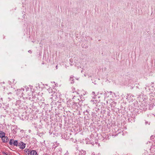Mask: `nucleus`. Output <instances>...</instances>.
<instances>
[{"label": "nucleus", "mask_w": 155, "mask_h": 155, "mask_svg": "<svg viewBox=\"0 0 155 155\" xmlns=\"http://www.w3.org/2000/svg\"><path fill=\"white\" fill-rule=\"evenodd\" d=\"M18 146L19 147L20 149H23L25 147V144L23 142H21L18 143Z\"/></svg>", "instance_id": "nucleus-1"}, {"label": "nucleus", "mask_w": 155, "mask_h": 155, "mask_svg": "<svg viewBox=\"0 0 155 155\" xmlns=\"http://www.w3.org/2000/svg\"><path fill=\"white\" fill-rule=\"evenodd\" d=\"M16 83V81L14 79H12L8 81L9 84L12 85H14Z\"/></svg>", "instance_id": "nucleus-2"}, {"label": "nucleus", "mask_w": 155, "mask_h": 155, "mask_svg": "<svg viewBox=\"0 0 155 155\" xmlns=\"http://www.w3.org/2000/svg\"><path fill=\"white\" fill-rule=\"evenodd\" d=\"M73 101L75 103L78 102L79 100V97H78L74 96L72 98Z\"/></svg>", "instance_id": "nucleus-3"}, {"label": "nucleus", "mask_w": 155, "mask_h": 155, "mask_svg": "<svg viewBox=\"0 0 155 155\" xmlns=\"http://www.w3.org/2000/svg\"><path fill=\"white\" fill-rule=\"evenodd\" d=\"M2 139L3 142L4 143L8 142L9 140V139L8 137H6L5 136L4 137H3L2 138Z\"/></svg>", "instance_id": "nucleus-4"}, {"label": "nucleus", "mask_w": 155, "mask_h": 155, "mask_svg": "<svg viewBox=\"0 0 155 155\" xmlns=\"http://www.w3.org/2000/svg\"><path fill=\"white\" fill-rule=\"evenodd\" d=\"M30 155H38L37 152L34 150H32L30 152Z\"/></svg>", "instance_id": "nucleus-5"}, {"label": "nucleus", "mask_w": 155, "mask_h": 155, "mask_svg": "<svg viewBox=\"0 0 155 155\" xmlns=\"http://www.w3.org/2000/svg\"><path fill=\"white\" fill-rule=\"evenodd\" d=\"M5 136V133L2 131H0V137L2 138Z\"/></svg>", "instance_id": "nucleus-6"}, {"label": "nucleus", "mask_w": 155, "mask_h": 155, "mask_svg": "<svg viewBox=\"0 0 155 155\" xmlns=\"http://www.w3.org/2000/svg\"><path fill=\"white\" fill-rule=\"evenodd\" d=\"M18 143L17 140H14L13 144L14 146H18Z\"/></svg>", "instance_id": "nucleus-7"}, {"label": "nucleus", "mask_w": 155, "mask_h": 155, "mask_svg": "<svg viewBox=\"0 0 155 155\" xmlns=\"http://www.w3.org/2000/svg\"><path fill=\"white\" fill-rule=\"evenodd\" d=\"M14 140L12 139H11L10 140L9 143L10 145H12L13 143Z\"/></svg>", "instance_id": "nucleus-8"}, {"label": "nucleus", "mask_w": 155, "mask_h": 155, "mask_svg": "<svg viewBox=\"0 0 155 155\" xmlns=\"http://www.w3.org/2000/svg\"><path fill=\"white\" fill-rule=\"evenodd\" d=\"M73 76H71L70 77V81H71L72 82H71V83H73L74 82V81H73Z\"/></svg>", "instance_id": "nucleus-9"}, {"label": "nucleus", "mask_w": 155, "mask_h": 155, "mask_svg": "<svg viewBox=\"0 0 155 155\" xmlns=\"http://www.w3.org/2000/svg\"><path fill=\"white\" fill-rule=\"evenodd\" d=\"M92 94H93L94 96H93V97L94 98H95V97L96 96L95 95V92L93 91L92 93Z\"/></svg>", "instance_id": "nucleus-10"}, {"label": "nucleus", "mask_w": 155, "mask_h": 155, "mask_svg": "<svg viewBox=\"0 0 155 155\" xmlns=\"http://www.w3.org/2000/svg\"><path fill=\"white\" fill-rule=\"evenodd\" d=\"M2 153L3 154H5V155H8V153H5V152H2Z\"/></svg>", "instance_id": "nucleus-11"}, {"label": "nucleus", "mask_w": 155, "mask_h": 155, "mask_svg": "<svg viewBox=\"0 0 155 155\" xmlns=\"http://www.w3.org/2000/svg\"><path fill=\"white\" fill-rule=\"evenodd\" d=\"M108 93H110V94L113 93L114 94H115V93H113L112 91H110L108 92Z\"/></svg>", "instance_id": "nucleus-12"}, {"label": "nucleus", "mask_w": 155, "mask_h": 155, "mask_svg": "<svg viewBox=\"0 0 155 155\" xmlns=\"http://www.w3.org/2000/svg\"><path fill=\"white\" fill-rule=\"evenodd\" d=\"M28 52L29 53H32V51H31V50H29V51H28Z\"/></svg>", "instance_id": "nucleus-13"}, {"label": "nucleus", "mask_w": 155, "mask_h": 155, "mask_svg": "<svg viewBox=\"0 0 155 155\" xmlns=\"http://www.w3.org/2000/svg\"><path fill=\"white\" fill-rule=\"evenodd\" d=\"M82 151L83 152V154H84V155L85 154L86 152L85 151L82 150Z\"/></svg>", "instance_id": "nucleus-14"}, {"label": "nucleus", "mask_w": 155, "mask_h": 155, "mask_svg": "<svg viewBox=\"0 0 155 155\" xmlns=\"http://www.w3.org/2000/svg\"><path fill=\"white\" fill-rule=\"evenodd\" d=\"M86 112H87V113H89V112L88 111V110H86Z\"/></svg>", "instance_id": "nucleus-15"}, {"label": "nucleus", "mask_w": 155, "mask_h": 155, "mask_svg": "<svg viewBox=\"0 0 155 155\" xmlns=\"http://www.w3.org/2000/svg\"><path fill=\"white\" fill-rule=\"evenodd\" d=\"M56 69H57V66H56Z\"/></svg>", "instance_id": "nucleus-16"}, {"label": "nucleus", "mask_w": 155, "mask_h": 155, "mask_svg": "<svg viewBox=\"0 0 155 155\" xmlns=\"http://www.w3.org/2000/svg\"><path fill=\"white\" fill-rule=\"evenodd\" d=\"M1 99L2 100V98H1Z\"/></svg>", "instance_id": "nucleus-17"}]
</instances>
